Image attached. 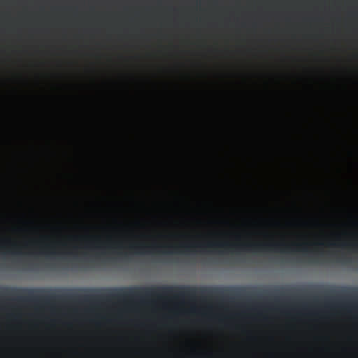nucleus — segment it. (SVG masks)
Wrapping results in <instances>:
<instances>
[{"label": "nucleus", "mask_w": 358, "mask_h": 358, "mask_svg": "<svg viewBox=\"0 0 358 358\" xmlns=\"http://www.w3.org/2000/svg\"><path fill=\"white\" fill-rule=\"evenodd\" d=\"M308 244L304 243H291L287 244L283 242L269 243H231L229 242H208L201 244H180L178 246H158L157 245H147L143 243L130 244L129 249L137 253H145L147 249H151L155 251L161 248H170L174 249H183L186 252H190L192 249H218L222 248L227 250H245L248 252H261V251H273V252H287V251H303L306 252V247Z\"/></svg>", "instance_id": "f257e3e1"}, {"label": "nucleus", "mask_w": 358, "mask_h": 358, "mask_svg": "<svg viewBox=\"0 0 358 358\" xmlns=\"http://www.w3.org/2000/svg\"><path fill=\"white\" fill-rule=\"evenodd\" d=\"M220 290L213 287L196 288L190 286L164 285L154 287H124L110 290L109 298L117 299L163 298H194L196 295L211 296L218 295Z\"/></svg>", "instance_id": "f03ea898"}, {"label": "nucleus", "mask_w": 358, "mask_h": 358, "mask_svg": "<svg viewBox=\"0 0 358 358\" xmlns=\"http://www.w3.org/2000/svg\"><path fill=\"white\" fill-rule=\"evenodd\" d=\"M49 292L44 289H21V288H8L4 287L0 290V296H6L8 297H15L19 301H50L51 300H74L92 301H96L100 297L96 295H39L41 294Z\"/></svg>", "instance_id": "7ed1b4c3"}, {"label": "nucleus", "mask_w": 358, "mask_h": 358, "mask_svg": "<svg viewBox=\"0 0 358 358\" xmlns=\"http://www.w3.org/2000/svg\"><path fill=\"white\" fill-rule=\"evenodd\" d=\"M191 355L199 358H212L213 354L211 351H196L192 350V351H191Z\"/></svg>", "instance_id": "20e7f679"}, {"label": "nucleus", "mask_w": 358, "mask_h": 358, "mask_svg": "<svg viewBox=\"0 0 358 358\" xmlns=\"http://www.w3.org/2000/svg\"><path fill=\"white\" fill-rule=\"evenodd\" d=\"M331 246H341V248H357L358 247V244H355V243H346V242H343L341 243L340 245H337L336 243H330L329 244Z\"/></svg>", "instance_id": "39448f33"}, {"label": "nucleus", "mask_w": 358, "mask_h": 358, "mask_svg": "<svg viewBox=\"0 0 358 358\" xmlns=\"http://www.w3.org/2000/svg\"><path fill=\"white\" fill-rule=\"evenodd\" d=\"M0 251H1L2 252H10V253H13V254H19V251L18 250H6V247L4 246V244H0Z\"/></svg>", "instance_id": "423d86ee"}, {"label": "nucleus", "mask_w": 358, "mask_h": 358, "mask_svg": "<svg viewBox=\"0 0 358 358\" xmlns=\"http://www.w3.org/2000/svg\"><path fill=\"white\" fill-rule=\"evenodd\" d=\"M104 248H121V245H107L106 246H104Z\"/></svg>", "instance_id": "0eeeda50"}, {"label": "nucleus", "mask_w": 358, "mask_h": 358, "mask_svg": "<svg viewBox=\"0 0 358 358\" xmlns=\"http://www.w3.org/2000/svg\"><path fill=\"white\" fill-rule=\"evenodd\" d=\"M6 244L10 245V247H11V248H13V249H15V248H17L16 244H14L10 241H6Z\"/></svg>", "instance_id": "6e6552de"}, {"label": "nucleus", "mask_w": 358, "mask_h": 358, "mask_svg": "<svg viewBox=\"0 0 358 358\" xmlns=\"http://www.w3.org/2000/svg\"><path fill=\"white\" fill-rule=\"evenodd\" d=\"M267 357H268V358H275V354L270 352L267 354Z\"/></svg>", "instance_id": "1a4fd4ad"}, {"label": "nucleus", "mask_w": 358, "mask_h": 358, "mask_svg": "<svg viewBox=\"0 0 358 358\" xmlns=\"http://www.w3.org/2000/svg\"><path fill=\"white\" fill-rule=\"evenodd\" d=\"M317 245H324V243H317Z\"/></svg>", "instance_id": "9d476101"}]
</instances>
